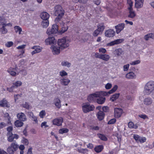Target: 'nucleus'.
<instances>
[{
  "label": "nucleus",
  "mask_w": 154,
  "mask_h": 154,
  "mask_svg": "<svg viewBox=\"0 0 154 154\" xmlns=\"http://www.w3.org/2000/svg\"><path fill=\"white\" fill-rule=\"evenodd\" d=\"M64 11L60 5L56 6L54 9V14L57 17L55 19V22L57 23L59 22L64 15Z\"/></svg>",
  "instance_id": "obj_1"
},
{
  "label": "nucleus",
  "mask_w": 154,
  "mask_h": 154,
  "mask_svg": "<svg viewBox=\"0 0 154 154\" xmlns=\"http://www.w3.org/2000/svg\"><path fill=\"white\" fill-rule=\"evenodd\" d=\"M154 90V82L150 81L147 82L144 86V93L147 95L150 94Z\"/></svg>",
  "instance_id": "obj_2"
},
{
  "label": "nucleus",
  "mask_w": 154,
  "mask_h": 154,
  "mask_svg": "<svg viewBox=\"0 0 154 154\" xmlns=\"http://www.w3.org/2000/svg\"><path fill=\"white\" fill-rule=\"evenodd\" d=\"M69 42L67 37H64L58 40L57 44L61 49H64L69 46Z\"/></svg>",
  "instance_id": "obj_3"
},
{
  "label": "nucleus",
  "mask_w": 154,
  "mask_h": 154,
  "mask_svg": "<svg viewBox=\"0 0 154 154\" xmlns=\"http://www.w3.org/2000/svg\"><path fill=\"white\" fill-rule=\"evenodd\" d=\"M100 96H104L103 91L95 92L89 95L87 98L88 100L90 102L96 100L98 97Z\"/></svg>",
  "instance_id": "obj_4"
},
{
  "label": "nucleus",
  "mask_w": 154,
  "mask_h": 154,
  "mask_svg": "<svg viewBox=\"0 0 154 154\" xmlns=\"http://www.w3.org/2000/svg\"><path fill=\"white\" fill-rule=\"evenodd\" d=\"M82 107L83 112L85 113L93 110L95 108L94 105H90L88 103H83L82 105Z\"/></svg>",
  "instance_id": "obj_5"
},
{
  "label": "nucleus",
  "mask_w": 154,
  "mask_h": 154,
  "mask_svg": "<svg viewBox=\"0 0 154 154\" xmlns=\"http://www.w3.org/2000/svg\"><path fill=\"white\" fill-rule=\"evenodd\" d=\"M18 145L16 142L12 143L10 146H9L7 149V151L9 154H13L14 152L16 151L18 149Z\"/></svg>",
  "instance_id": "obj_6"
},
{
  "label": "nucleus",
  "mask_w": 154,
  "mask_h": 154,
  "mask_svg": "<svg viewBox=\"0 0 154 154\" xmlns=\"http://www.w3.org/2000/svg\"><path fill=\"white\" fill-rule=\"evenodd\" d=\"M58 30V28L57 24H53L51 28H49L48 29L47 33L48 35L54 34L57 33Z\"/></svg>",
  "instance_id": "obj_7"
},
{
  "label": "nucleus",
  "mask_w": 154,
  "mask_h": 154,
  "mask_svg": "<svg viewBox=\"0 0 154 154\" xmlns=\"http://www.w3.org/2000/svg\"><path fill=\"white\" fill-rule=\"evenodd\" d=\"M26 46L25 45H21L17 47V48L18 49H22L21 51H20L19 52H20V54L18 55H16L15 56V58L19 57V58H21L24 57L25 56H24L23 54L25 53V50H23Z\"/></svg>",
  "instance_id": "obj_8"
},
{
  "label": "nucleus",
  "mask_w": 154,
  "mask_h": 154,
  "mask_svg": "<svg viewBox=\"0 0 154 154\" xmlns=\"http://www.w3.org/2000/svg\"><path fill=\"white\" fill-rule=\"evenodd\" d=\"M17 67L15 66L14 68L10 67L8 69L7 72L9 73L11 76H15L16 75H18L19 73V72H15L17 71Z\"/></svg>",
  "instance_id": "obj_9"
},
{
  "label": "nucleus",
  "mask_w": 154,
  "mask_h": 154,
  "mask_svg": "<svg viewBox=\"0 0 154 154\" xmlns=\"http://www.w3.org/2000/svg\"><path fill=\"white\" fill-rule=\"evenodd\" d=\"M52 52L54 55H58L60 52V47L56 45H52L51 47Z\"/></svg>",
  "instance_id": "obj_10"
},
{
  "label": "nucleus",
  "mask_w": 154,
  "mask_h": 154,
  "mask_svg": "<svg viewBox=\"0 0 154 154\" xmlns=\"http://www.w3.org/2000/svg\"><path fill=\"white\" fill-rule=\"evenodd\" d=\"M31 48L32 49L34 50V51L31 52V54L32 55L40 52L42 49V48L41 47L38 46H35L32 47Z\"/></svg>",
  "instance_id": "obj_11"
},
{
  "label": "nucleus",
  "mask_w": 154,
  "mask_h": 154,
  "mask_svg": "<svg viewBox=\"0 0 154 154\" xmlns=\"http://www.w3.org/2000/svg\"><path fill=\"white\" fill-rule=\"evenodd\" d=\"M125 24L124 23H121L116 26L115 27L117 34H119L124 29Z\"/></svg>",
  "instance_id": "obj_12"
},
{
  "label": "nucleus",
  "mask_w": 154,
  "mask_h": 154,
  "mask_svg": "<svg viewBox=\"0 0 154 154\" xmlns=\"http://www.w3.org/2000/svg\"><path fill=\"white\" fill-rule=\"evenodd\" d=\"M57 40L54 37H49L45 40V42L47 45L54 44L56 42Z\"/></svg>",
  "instance_id": "obj_13"
},
{
  "label": "nucleus",
  "mask_w": 154,
  "mask_h": 154,
  "mask_svg": "<svg viewBox=\"0 0 154 154\" xmlns=\"http://www.w3.org/2000/svg\"><path fill=\"white\" fill-rule=\"evenodd\" d=\"M123 110L121 108H116L114 109V115L116 118L120 117L122 115Z\"/></svg>",
  "instance_id": "obj_14"
},
{
  "label": "nucleus",
  "mask_w": 154,
  "mask_h": 154,
  "mask_svg": "<svg viewBox=\"0 0 154 154\" xmlns=\"http://www.w3.org/2000/svg\"><path fill=\"white\" fill-rule=\"evenodd\" d=\"M105 35L108 37H112L115 35V31L113 29H109L105 31Z\"/></svg>",
  "instance_id": "obj_15"
},
{
  "label": "nucleus",
  "mask_w": 154,
  "mask_h": 154,
  "mask_svg": "<svg viewBox=\"0 0 154 154\" xmlns=\"http://www.w3.org/2000/svg\"><path fill=\"white\" fill-rule=\"evenodd\" d=\"M124 41L123 39H119L112 41L107 44V46H113L115 45H117L122 42Z\"/></svg>",
  "instance_id": "obj_16"
},
{
  "label": "nucleus",
  "mask_w": 154,
  "mask_h": 154,
  "mask_svg": "<svg viewBox=\"0 0 154 154\" xmlns=\"http://www.w3.org/2000/svg\"><path fill=\"white\" fill-rule=\"evenodd\" d=\"M135 6L137 8H142L143 5L144 0H135Z\"/></svg>",
  "instance_id": "obj_17"
},
{
  "label": "nucleus",
  "mask_w": 154,
  "mask_h": 154,
  "mask_svg": "<svg viewBox=\"0 0 154 154\" xmlns=\"http://www.w3.org/2000/svg\"><path fill=\"white\" fill-rule=\"evenodd\" d=\"M17 117L19 120L22 122H25L27 120V118L26 115L23 112L18 113L17 115Z\"/></svg>",
  "instance_id": "obj_18"
},
{
  "label": "nucleus",
  "mask_w": 154,
  "mask_h": 154,
  "mask_svg": "<svg viewBox=\"0 0 154 154\" xmlns=\"http://www.w3.org/2000/svg\"><path fill=\"white\" fill-rule=\"evenodd\" d=\"M63 122V119L62 117L55 119L52 121V123L53 125L58 126L61 125Z\"/></svg>",
  "instance_id": "obj_19"
},
{
  "label": "nucleus",
  "mask_w": 154,
  "mask_h": 154,
  "mask_svg": "<svg viewBox=\"0 0 154 154\" xmlns=\"http://www.w3.org/2000/svg\"><path fill=\"white\" fill-rule=\"evenodd\" d=\"M143 102L144 105L147 106H149L152 103V100L151 98L147 97L144 99Z\"/></svg>",
  "instance_id": "obj_20"
},
{
  "label": "nucleus",
  "mask_w": 154,
  "mask_h": 154,
  "mask_svg": "<svg viewBox=\"0 0 154 154\" xmlns=\"http://www.w3.org/2000/svg\"><path fill=\"white\" fill-rule=\"evenodd\" d=\"M60 82L61 85L64 86H67L68 85L70 82V81L68 78H62L60 79Z\"/></svg>",
  "instance_id": "obj_21"
},
{
  "label": "nucleus",
  "mask_w": 154,
  "mask_h": 154,
  "mask_svg": "<svg viewBox=\"0 0 154 154\" xmlns=\"http://www.w3.org/2000/svg\"><path fill=\"white\" fill-rule=\"evenodd\" d=\"M28 116L35 123L38 124V120L37 117L35 116L32 112H28Z\"/></svg>",
  "instance_id": "obj_22"
},
{
  "label": "nucleus",
  "mask_w": 154,
  "mask_h": 154,
  "mask_svg": "<svg viewBox=\"0 0 154 154\" xmlns=\"http://www.w3.org/2000/svg\"><path fill=\"white\" fill-rule=\"evenodd\" d=\"M118 88V86L117 85H115L113 88L109 92H106L103 91L104 96H106L112 94L115 92Z\"/></svg>",
  "instance_id": "obj_23"
},
{
  "label": "nucleus",
  "mask_w": 154,
  "mask_h": 154,
  "mask_svg": "<svg viewBox=\"0 0 154 154\" xmlns=\"http://www.w3.org/2000/svg\"><path fill=\"white\" fill-rule=\"evenodd\" d=\"M0 106L2 107H10V105L6 100L4 98L0 101Z\"/></svg>",
  "instance_id": "obj_24"
},
{
  "label": "nucleus",
  "mask_w": 154,
  "mask_h": 154,
  "mask_svg": "<svg viewBox=\"0 0 154 154\" xmlns=\"http://www.w3.org/2000/svg\"><path fill=\"white\" fill-rule=\"evenodd\" d=\"M61 26L62 27L61 30L59 31L60 34H62L66 32L68 29V27L66 26H65L63 22H61Z\"/></svg>",
  "instance_id": "obj_25"
},
{
  "label": "nucleus",
  "mask_w": 154,
  "mask_h": 154,
  "mask_svg": "<svg viewBox=\"0 0 154 154\" xmlns=\"http://www.w3.org/2000/svg\"><path fill=\"white\" fill-rule=\"evenodd\" d=\"M128 17L129 18H134L136 16V14L135 11H134L133 9H128Z\"/></svg>",
  "instance_id": "obj_26"
},
{
  "label": "nucleus",
  "mask_w": 154,
  "mask_h": 154,
  "mask_svg": "<svg viewBox=\"0 0 154 154\" xmlns=\"http://www.w3.org/2000/svg\"><path fill=\"white\" fill-rule=\"evenodd\" d=\"M125 77L127 79H132L135 78L136 75L134 72H130L126 74Z\"/></svg>",
  "instance_id": "obj_27"
},
{
  "label": "nucleus",
  "mask_w": 154,
  "mask_h": 154,
  "mask_svg": "<svg viewBox=\"0 0 154 154\" xmlns=\"http://www.w3.org/2000/svg\"><path fill=\"white\" fill-rule=\"evenodd\" d=\"M49 15L46 12H44L41 13L40 17L43 20H47L49 17Z\"/></svg>",
  "instance_id": "obj_28"
},
{
  "label": "nucleus",
  "mask_w": 154,
  "mask_h": 154,
  "mask_svg": "<svg viewBox=\"0 0 154 154\" xmlns=\"http://www.w3.org/2000/svg\"><path fill=\"white\" fill-rule=\"evenodd\" d=\"M104 113L101 111H100L98 112L97 114V118L99 120H103L104 119Z\"/></svg>",
  "instance_id": "obj_29"
},
{
  "label": "nucleus",
  "mask_w": 154,
  "mask_h": 154,
  "mask_svg": "<svg viewBox=\"0 0 154 154\" xmlns=\"http://www.w3.org/2000/svg\"><path fill=\"white\" fill-rule=\"evenodd\" d=\"M100 96L98 97V98H97V102L99 104H102L105 101V98L104 97H102Z\"/></svg>",
  "instance_id": "obj_30"
},
{
  "label": "nucleus",
  "mask_w": 154,
  "mask_h": 154,
  "mask_svg": "<svg viewBox=\"0 0 154 154\" xmlns=\"http://www.w3.org/2000/svg\"><path fill=\"white\" fill-rule=\"evenodd\" d=\"M55 104L58 108H60L61 107V101L58 98H56L54 99Z\"/></svg>",
  "instance_id": "obj_31"
},
{
  "label": "nucleus",
  "mask_w": 154,
  "mask_h": 154,
  "mask_svg": "<svg viewBox=\"0 0 154 154\" xmlns=\"http://www.w3.org/2000/svg\"><path fill=\"white\" fill-rule=\"evenodd\" d=\"M103 149V146L102 145H100L96 146L94 148V150L97 152L99 153L101 152Z\"/></svg>",
  "instance_id": "obj_32"
},
{
  "label": "nucleus",
  "mask_w": 154,
  "mask_h": 154,
  "mask_svg": "<svg viewBox=\"0 0 154 154\" xmlns=\"http://www.w3.org/2000/svg\"><path fill=\"white\" fill-rule=\"evenodd\" d=\"M110 58V56L107 54H102L101 57V59L103 60L106 61H107L109 60Z\"/></svg>",
  "instance_id": "obj_33"
},
{
  "label": "nucleus",
  "mask_w": 154,
  "mask_h": 154,
  "mask_svg": "<svg viewBox=\"0 0 154 154\" xmlns=\"http://www.w3.org/2000/svg\"><path fill=\"white\" fill-rule=\"evenodd\" d=\"M14 124L16 127H20L23 126V123L22 121L20 120H17L15 122Z\"/></svg>",
  "instance_id": "obj_34"
},
{
  "label": "nucleus",
  "mask_w": 154,
  "mask_h": 154,
  "mask_svg": "<svg viewBox=\"0 0 154 154\" xmlns=\"http://www.w3.org/2000/svg\"><path fill=\"white\" fill-rule=\"evenodd\" d=\"M61 65L63 66H66L69 67L71 66V63L66 61H63L61 63Z\"/></svg>",
  "instance_id": "obj_35"
},
{
  "label": "nucleus",
  "mask_w": 154,
  "mask_h": 154,
  "mask_svg": "<svg viewBox=\"0 0 154 154\" xmlns=\"http://www.w3.org/2000/svg\"><path fill=\"white\" fill-rule=\"evenodd\" d=\"M14 29L15 32L18 33L19 35L21 34L22 29L19 26H16L14 27Z\"/></svg>",
  "instance_id": "obj_36"
},
{
  "label": "nucleus",
  "mask_w": 154,
  "mask_h": 154,
  "mask_svg": "<svg viewBox=\"0 0 154 154\" xmlns=\"http://www.w3.org/2000/svg\"><path fill=\"white\" fill-rule=\"evenodd\" d=\"M128 9H133V2L131 0H128L127 1Z\"/></svg>",
  "instance_id": "obj_37"
},
{
  "label": "nucleus",
  "mask_w": 154,
  "mask_h": 154,
  "mask_svg": "<svg viewBox=\"0 0 154 154\" xmlns=\"http://www.w3.org/2000/svg\"><path fill=\"white\" fill-rule=\"evenodd\" d=\"M123 52V51L121 48H118L115 50L114 51V54L117 56L120 55L122 54Z\"/></svg>",
  "instance_id": "obj_38"
},
{
  "label": "nucleus",
  "mask_w": 154,
  "mask_h": 154,
  "mask_svg": "<svg viewBox=\"0 0 154 154\" xmlns=\"http://www.w3.org/2000/svg\"><path fill=\"white\" fill-rule=\"evenodd\" d=\"M128 127L130 128L136 129L137 128L138 126L137 124L134 125L132 122H130L128 123Z\"/></svg>",
  "instance_id": "obj_39"
},
{
  "label": "nucleus",
  "mask_w": 154,
  "mask_h": 154,
  "mask_svg": "<svg viewBox=\"0 0 154 154\" xmlns=\"http://www.w3.org/2000/svg\"><path fill=\"white\" fill-rule=\"evenodd\" d=\"M119 96V94L117 93L113 95L110 98V100L112 101H114L117 99Z\"/></svg>",
  "instance_id": "obj_40"
},
{
  "label": "nucleus",
  "mask_w": 154,
  "mask_h": 154,
  "mask_svg": "<svg viewBox=\"0 0 154 154\" xmlns=\"http://www.w3.org/2000/svg\"><path fill=\"white\" fill-rule=\"evenodd\" d=\"M25 61L24 59L20 60L18 63V66L19 67H23L25 66Z\"/></svg>",
  "instance_id": "obj_41"
},
{
  "label": "nucleus",
  "mask_w": 154,
  "mask_h": 154,
  "mask_svg": "<svg viewBox=\"0 0 154 154\" xmlns=\"http://www.w3.org/2000/svg\"><path fill=\"white\" fill-rule=\"evenodd\" d=\"M49 24V21L48 20H43L42 22V24L43 27H47Z\"/></svg>",
  "instance_id": "obj_42"
},
{
  "label": "nucleus",
  "mask_w": 154,
  "mask_h": 154,
  "mask_svg": "<svg viewBox=\"0 0 154 154\" xmlns=\"http://www.w3.org/2000/svg\"><path fill=\"white\" fill-rule=\"evenodd\" d=\"M13 86H15V88L20 86L22 84V83L21 81H17L13 83Z\"/></svg>",
  "instance_id": "obj_43"
},
{
  "label": "nucleus",
  "mask_w": 154,
  "mask_h": 154,
  "mask_svg": "<svg viewBox=\"0 0 154 154\" xmlns=\"http://www.w3.org/2000/svg\"><path fill=\"white\" fill-rule=\"evenodd\" d=\"M4 25H2V27L0 29V31L3 34H6L7 33L8 30L5 28Z\"/></svg>",
  "instance_id": "obj_44"
},
{
  "label": "nucleus",
  "mask_w": 154,
  "mask_h": 154,
  "mask_svg": "<svg viewBox=\"0 0 154 154\" xmlns=\"http://www.w3.org/2000/svg\"><path fill=\"white\" fill-rule=\"evenodd\" d=\"M97 29L101 32L102 33L103 31V30L105 27L103 24H99L97 26Z\"/></svg>",
  "instance_id": "obj_45"
},
{
  "label": "nucleus",
  "mask_w": 154,
  "mask_h": 154,
  "mask_svg": "<svg viewBox=\"0 0 154 154\" xmlns=\"http://www.w3.org/2000/svg\"><path fill=\"white\" fill-rule=\"evenodd\" d=\"M69 131V130L66 128H63L60 129L59 130V133L60 134H63L64 133H67Z\"/></svg>",
  "instance_id": "obj_46"
},
{
  "label": "nucleus",
  "mask_w": 154,
  "mask_h": 154,
  "mask_svg": "<svg viewBox=\"0 0 154 154\" xmlns=\"http://www.w3.org/2000/svg\"><path fill=\"white\" fill-rule=\"evenodd\" d=\"M98 137L101 140L106 141L107 140V138L105 135L102 134H98L97 135Z\"/></svg>",
  "instance_id": "obj_47"
},
{
  "label": "nucleus",
  "mask_w": 154,
  "mask_h": 154,
  "mask_svg": "<svg viewBox=\"0 0 154 154\" xmlns=\"http://www.w3.org/2000/svg\"><path fill=\"white\" fill-rule=\"evenodd\" d=\"M59 75L62 77H63L67 76L68 75L67 73L64 70H62L60 71L59 73Z\"/></svg>",
  "instance_id": "obj_48"
},
{
  "label": "nucleus",
  "mask_w": 154,
  "mask_h": 154,
  "mask_svg": "<svg viewBox=\"0 0 154 154\" xmlns=\"http://www.w3.org/2000/svg\"><path fill=\"white\" fill-rule=\"evenodd\" d=\"M46 115V112L45 110H42L39 112V116L41 118H43Z\"/></svg>",
  "instance_id": "obj_49"
},
{
  "label": "nucleus",
  "mask_w": 154,
  "mask_h": 154,
  "mask_svg": "<svg viewBox=\"0 0 154 154\" xmlns=\"http://www.w3.org/2000/svg\"><path fill=\"white\" fill-rule=\"evenodd\" d=\"M42 128H46L48 127V125H47L46 122H44L42 123L41 125Z\"/></svg>",
  "instance_id": "obj_50"
},
{
  "label": "nucleus",
  "mask_w": 154,
  "mask_h": 154,
  "mask_svg": "<svg viewBox=\"0 0 154 154\" xmlns=\"http://www.w3.org/2000/svg\"><path fill=\"white\" fill-rule=\"evenodd\" d=\"M6 22L5 18L3 17H0V23H1L2 25H3Z\"/></svg>",
  "instance_id": "obj_51"
},
{
  "label": "nucleus",
  "mask_w": 154,
  "mask_h": 154,
  "mask_svg": "<svg viewBox=\"0 0 154 154\" xmlns=\"http://www.w3.org/2000/svg\"><path fill=\"white\" fill-rule=\"evenodd\" d=\"M130 64H127L123 66V70L124 71H127L129 68Z\"/></svg>",
  "instance_id": "obj_52"
},
{
  "label": "nucleus",
  "mask_w": 154,
  "mask_h": 154,
  "mask_svg": "<svg viewBox=\"0 0 154 154\" xmlns=\"http://www.w3.org/2000/svg\"><path fill=\"white\" fill-rule=\"evenodd\" d=\"M140 61L139 60H137L131 62L130 64L132 65H135L140 63Z\"/></svg>",
  "instance_id": "obj_53"
},
{
  "label": "nucleus",
  "mask_w": 154,
  "mask_h": 154,
  "mask_svg": "<svg viewBox=\"0 0 154 154\" xmlns=\"http://www.w3.org/2000/svg\"><path fill=\"white\" fill-rule=\"evenodd\" d=\"M101 32L97 29L94 32L93 35L94 36H97Z\"/></svg>",
  "instance_id": "obj_54"
},
{
  "label": "nucleus",
  "mask_w": 154,
  "mask_h": 154,
  "mask_svg": "<svg viewBox=\"0 0 154 154\" xmlns=\"http://www.w3.org/2000/svg\"><path fill=\"white\" fill-rule=\"evenodd\" d=\"M146 140V139L145 137H140V138L138 142H140L141 143H143L145 142Z\"/></svg>",
  "instance_id": "obj_55"
},
{
  "label": "nucleus",
  "mask_w": 154,
  "mask_h": 154,
  "mask_svg": "<svg viewBox=\"0 0 154 154\" xmlns=\"http://www.w3.org/2000/svg\"><path fill=\"white\" fill-rule=\"evenodd\" d=\"M133 137L137 142H138L140 137L137 134H134Z\"/></svg>",
  "instance_id": "obj_56"
},
{
  "label": "nucleus",
  "mask_w": 154,
  "mask_h": 154,
  "mask_svg": "<svg viewBox=\"0 0 154 154\" xmlns=\"http://www.w3.org/2000/svg\"><path fill=\"white\" fill-rule=\"evenodd\" d=\"M22 143L26 145H27L28 144L29 142L27 139L23 138L22 140Z\"/></svg>",
  "instance_id": "obj_57"
},
{
  "label": "nucleus",
  "mask_w": 154,
  "mask_h": 154,
  "mask_svg": "<svg viewBox=\"0 0 154 154\" xmlns=\"http://www.w3.org/2000/svg\"><path fill=\"white\" fill-rule=\"evenodd\" d=\"M116 121L115 119H112L110 120L108 122V124H113L115 123Z\"/></svg>",
  "instance_id": "obj_58"
},
{
  "label": "nucleus",
  "mask_w": 154,
  "mask_h": 154,
  "mask_svg": "<svg viewBox=\"0 0 154 154\" xmlns=\"http://www.w3.org/2000/svg\"><path fill=\"white\" fill-rule=\"evenodd\" d=\"M112 87V85L110 83H108L105 86V88L107 89H109Z\"/></svg>",
  "instance_id": "obj_59"
},
{
  "label": "nucleus",
  "mask_w": 154,
  "mask_h": 154,
  "mask_svg": "<svg viewBox=\"0 0 154 154\" xmlns=\"http://www.w3.org/2000/svg\"><path fill=\"white\" fill-rule=\"evenodd\" d=\"M14 139L13 134L12 135H11V136H9L8 137V140L9 142H12Z\"/></svg>",
  "instance_id": "obj_60"
},
{
  "label": "nucleus",
  "mask_w": 154,
  "mask_h": 154,
  "mask_svg": "<svg viewBox=\"0 0 154 154\" xmlns=\"http://www.w3.org/2000/svg\"><path fill=\"white\" fill-rule=\"evenodd\" d=\"M15 88V86L13 85L10 88H8L7 90L9 92H12L13 91V90Z\"/></svg>",
  "instance_id": "obj_61"
},
{
  "label": "nucleus",
  "mask_w": 154,
  "mask_h": 154,
  "mask_svg": "<svg viewBox=\"0 0 154 154\" xmlns=\"http://www.w3.org/2000/svg\"><path fill=\"white\" fill-rule=\"evenodd\" d=\"M22 105L23 107L27 109H28L29 108V106L28 103L25 102V103L23 104Z\"/></svg>",
  "instance_id": "obj_62"
},
{
  "label": "nucleus",
  "mask_w": 154,
  "mask_h": 154,
  "mask_svg": "<svg viewBox=\"0 0 154 154\" xmlns=\"http://www.w3.org/2000/svg\"><path fill=\"white\" fill-rule=\"evenodd\" d=\"M13 44V43L12 42H8L5 44L6 47H10Z\"/></svg>",
  "instance_id": "obj_63"
},
{
  "label": "nucleus",
  "mask_w": 154,
  "mask_h": 154,
  "mask_svg": "<svg viewBox=\"0 0 154 154\" xmlns=\"http://www.w3.org/2000/svg\"><path fill=\"white\" fill-rule=\"evenodd\" d=\"M99 52L102 53L104 54L106 52V49L104 48H101L99 49Z\"/></svg>",
  "instance_id": "obj_64"
}]
</instances>
